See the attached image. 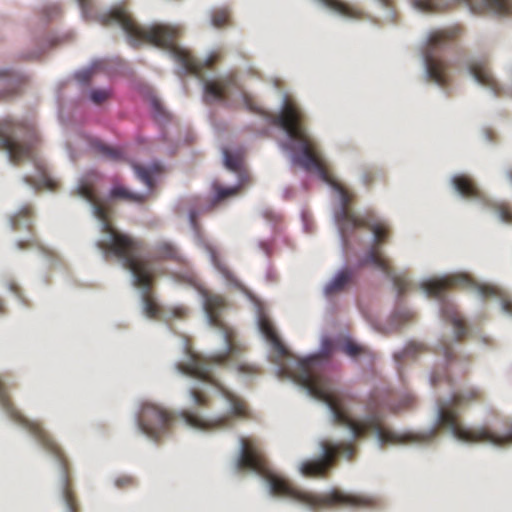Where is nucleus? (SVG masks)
<instances>
[{
    "instance_id": "obj_1",
    "label": "nucleus",
    "mask_w": 512,
    "mask_h": 512,
    "mask_svg": "<svg viewBox=\"0 0 512 512\" xmlns=\"http://www.w3.org/2000/svg\"><path fill=\"white\" fill-rule=\"evenodd\" d=\"M198 290L203 299V307L208 321L211 326L220 331L225 347L222 351L206 357L192 354L187 362L178 363L177 369L185 375L214 386L226 401L227 410L223 413L203 416L200 409L208 408L211 399L200 384L194 385L188 390L189 400L194 408L183 409L178 415L160 405L144 403L138 414V426L145 435L154 440L167 434L177 419L195 429L220 431L232 428L237 421L251 418L247 401L220 383L213 376V367L233 369L243 377L257 376L261 373V368L243 358L247 347L238 340L235 329L223 321L221 316L227 308L226 299L222 295L212 293L204 288Z\"/></svg>"
},
{
    "instance_id": "obj_2",
    "label": "nucleus",
    "mask_w": 512,
    "mask_h": 512,
    "mask_svg": "<svg viewBox=\"0 0 512 512\" xmlns=\"http://www.w3.org/2000/svg\"><path fill=\"white\" fill-rule=\"evenodd\" d=\"M315 364L316 358H310L298 361L295 371H288L285 367L282 370L293 377L311 396L323 401L329 407L335 423L348 427L355 439L365 438L369 432H373L379 446L384 448L388 445L429 441L436 436L437 428L420 435L399 433L383 424L382 412H398L409 407L414 401L411 395H405L399 404H395L392 394L373 393L366 404L368 415L363 419H353L345 407L343 395L333 388L330 379L318 372Z\"/></svg>"
},
{
    "instance_id": "obj_3",
    "label": "nucleus",
    "mask_w": 512,
    "mask_h": 512,
    "mask_svg": "<svg viewBox=\"0 0 512 512\" xmlns=\"http://www.w3.org/2000/svg\"><path fill=\"white\" fill-rule=\"evenodd\" d=\"M83 15L105 27L119 25L126 33L132 46L147 42L158 47L167 48L173 59L180 64L186 72L194 74L203 80V99L206 104L215 101L225 102L237 82L233 75H227L212 80H204L205 69L211 68L217 56L210 55L205 60L196 59L190 51L176 44L179 30L169 25L157 24L151 27H142L135 22L124 6H115L109 11L95 13L91 0H77Z\"/></svg>"
},
{
    "instance_id": "obj_4",
    "label": "nucleus",
    "mask_w": 512,
    "mask_h": 512,
    "mask_svg": "<svg viewBox=\"0 0 512 512\" xmlns=\"http://www.w3.org/2000/svg\"><path fill=\"white\" fill-rule=\"evenodd\" d=\"M269 121L272 125L282 128L289 138L297 143L292 147L297 151L293 156V162L306 171L316 172L325 183L337 192L340 206L335 211L334 217L343 247L347 250L350 237L355 231V225L362 219V214L355 213L351 208L355 194L333 176L322 158L317 144L307 133L304 114L294 102L285 100L280 113L269 115Z\"/></svg>"
},
{
    "instance_id": "obj_5",
    "label": "nucleus",
    "mask_w": 512,
    "mask_h": 512,
    "mask_svg": "<svg viewBox=\"0 0 512 512\" xmlns=\"http://www.w3.org/2000/svg\"><path fill=\"white\" fill-rule=\"evenodd\" d=\"M76 190L79 196L92 205L94 216L101 222L102 237L97 241V247L106 258L115 257L125 269L131 272L133 285L142 290L145 315L152 319L159 318L165 310L157 304L151 292L157 274L156 269L147 260L135 256V252L142 248V243L113 227L110 221V209L97 196L92 179H82Z\"/></svg>"
},
{
    "instance_id": "obj_6",
    "label": "nucleus",
    "mask_w": 512,
    "mask_h": 512,
    "mask_svg": "<svg viewBox=\"0 0 512 512\" xmlns=\"http://www.w3.org/2000/svg\"><path fill=\"white\" fill-rule=\"evenodd\" d=\"M240 452L236 467L238 470H252L262 476L269 484L273 495L288 497L307 505L311 510L332 506L372 507L375 500L372 497L346 493L333 489L324 494H315L295 487L288 479L275 473L262 451L259 441L253 437H240Z\"/></svg>"
},
{
    "instance_id": "obj_7",
    "label": "nucleus",
    "mask_w": 512,
    "mask_h": 512,
    "mask_svg": "<svg viewBox=\"0 0 512 512\" xmlns=\"http://www.w3.org/2000/svg\"><path fill=\"white\" fill-rule=\"evenodd\" d=\"M483 393L478 388L470 387L453 394L450 400L438 406V423L451 431L453 436L466 443H489L496 446L512 444V423L505 432H497L487 426L466 427L460 421L458 408L479 402Z\"/></svg>"
},
{
    "instance_id": "obj_8",
    "label": "nucleus",
    "mask_w": 512,
    "mask_h": 512,
    "mask_svg": "<svg viewBox=\"0 0 512 512\" xmlns=\"http://www.w3.org/2000/svg\"><path fill=\"white\" fill-rule=\"evenodd\" d=\"M37 143L38 137L31 127L9 120L0 122V149L7 152L14 165L23 160L32 161L35 165L37 176H25L23 181L36 190L55 189L56 182L49 176L45 164L35 155Z\"/></svg>"
},
{
    "instance_id": "obj_9",
    "label": "nucleus",
    "mask_w": 512,
    "mask_h": 512,
    "mask_svg": "<svg viewBox=\"0 0 512 512\" xmlns=\"http://www.w3.org/2000/svg\"><path fill=\"white\" fill-rule=\"evenodd\" d=\"M0 406L16 423L24 427L38 443L50 453L58 463L60 471V490L67 512H77V500L72 488L68 460L60 446L54 441L41 423L27 419L14 406L4 382L0 379Z\"/></svg>"
},
{
    "instance_id": "obj_10",
    "label": "nucleus",
    "mask_w": 512,
    "mask_h": 512,
    "mask_svg": "<svg viewBox=\"0 0 512 512\" xmlns=\"http://www.w3.org/2000/svg\"><path fill=\"white\" fill-rule=\"evenodd\" d=\"M359 228H366L374 235V244L359 260V268H363L368 265L375 266L393 282V285L397 289L399 295L404 294L410 285L408 278L405 274H397L394 271L390 260L385 257L380 250V245L385 243L390 235L389 226L385 222L379 220L373 211L367 210L362 213V219L355 225V230Z\"/></svg>"
},
{
    "instance_id": "obj_11",
    "label": "nucleus",
    "mask_w": 512,
    "mask_h": 512,
    "mask_svg": "<svg viewBox=\"0 0 512 512\" xmlns=\"http://www.w3.org/2000/svg\"><path fill=\"white\" fill-rule=\"evenodd\" d=\"M461 32L458 26L436 30L430 33L424 50V61L428 77L439 86H446L449 82L448 68L446 61L439 58L437 53L444 49Z\"/></svg>"
},
{
    "instance_id": "obj_12",
    "label": "nucleus",
    "mask_w": 512,
    "mask_h": 512,
    "mask_svg": "<svg viewBox=\"0 0 512 512\" xmlns=\"http://www.w3.org/2000/svg\"><path fill=\"white\" fill-rule=\"evenodd\" d=\"M321 457L319 459L305 461L302 463L300 471L306 477H325L327 472L334 466L337 458L343 456L347 460H352L357 448L352 442L334 443L328 439L319 442Z\"/></svg>"
},
{
    "instance_id": "obj_13",
    "label": "nucleus",
    "mask_w": 512,
    "mask_h": 512,
    "mask_svg": "<svg viewBox=\"0 0 512 512\" xmlns=\"http://www.w3.org/2000/svg\"><path fill=\"white\" fill-rule=\"evenodd\" d=\"M474 285V280L467 274L457 273L441 279L430 280L422 284V288L429 295L441 298L442 294L450 288H468Z\"/></svg>"
},
{
    "instance_id": "obj_14",
    "label": "nucleus",
    "mask_w": 512,
    "mask_h": 512,
    "mask_svg": "<svg viewBox=\"0 0 512 512\" xmlns=\"http://www.w3.org/2000/svg\"><path fill=\"white\" fill-rule=\"evenodd\" d=\"M134 239V237H132ZM137 240V238H135ZM142 243V248L135 252V256L144 260H147L149 264L154 268L152 265V262H161V261H171V262H182V256L176 247L175 244H173L170 241L161 240L156 242L149 253L148 258H144L139 256L138 254L143 250L144 248V242L140 239H138Z\"/></svg>"
},
{
    "instance_id": "obj_15",
    "label": "nucleus",
    "mask_w": 512,
    "mask_h": 512,
    "mask_svg": "<svg viewBox=\"0 0 512 512\" xmlns=\"http://www.w3.org/2000/svg\"><path fill=\"white\" fill-rule=\"evenodd\" d=\"M357 269H360L358 265L357 268L345 267L337 271L324 286V295L331 298L347 291L355 283Z\"/></svg>"
},
{
    "instance_id": "obj_16",
    "label": "nucleus",
    "mask_w": 512,
    "mask_h": 512,
    "mask_svg": "<svg viewBox=\"0 0 512 512\" xmlns=\"http://www.w3.org/2000/svg\"><path fill=\"white\" fill-rule=\"evenodd\" d=\"M258 325L261 333L265 336L266 340L270 343L273 351L275 352L277 359L276 363L280 364L281 359H286L291 357L290 351L283 344L281 339L279 338L277 331L270 321V319L263 313L259 315Z\"/></svg>"
},
{
    "instance_id": "obj_17",
    "label": "nucleus",
    "mask_w": 512,
    "mask_h": 512,
    "mask_svg": "<svg viewBox=\"0 0 512 512\" xmlns=\"http://www.w3.org/2000/svg\"><path fill=\"white\" fill-rule=\"evenodd\" d=\"M442 317L454 327L457 341H461L467 334V327L456 307L452 303L443 302L441 307Z\"/></svg>"
},
{
    "instance_id": "obj_18",
    "label": "nucleus",
    "mask_w": 512,
    "mask_h": 512,
    "mask_svg": "<svg viewBox=\"0 0 512 512\" xmlns=\"http://www.w3.org/2000/svg\"><path fill=\"white\" fill-rule=\"evenodd\" d=\"M469 70L477 82L492 89L496 94H498V84L493 78L486 62H474L470 65Z\"/></svg>"
},
{
    "instance_id": "obj_19",
    "label": "nucleus",
    "mask_w": 512,
    "mask_h": 512,
    "mask_svg": "<svg viewBox=\"0 0 512 512\" xmlns=\"http://www.w3.org/2000/svg\"><path fill=\"white\" fill-rule=\"evenodd\" d=\"M21 84L20 77L11 71L0 70V99L16 94Z\"/></svg>"
},
{
    "instance_id": "obj_20",
    "label": "nucleus",
    "mask_w": 512,
    "mask_h": 512,
    "mask_svg": "<svg viewBox=\"0 0 512 512\" xmlns=\"http://www.w3.org/2000/svg\"><path fill=\"white\" fill-rule=\"evenodd\" d=\"M33 207L29 204L23 205L13 216L10 218L11 227L14 231H19L22 227L28 231L33 229Z\"/></svg>"
},
{
    "instance_id": "obj_21",
    "label": "nucleus",
    "mask_w": 512,
    "mask_h": 512,
    "mask_svg": "<svg viewBox=\"0 0 512 512\" xmlns=\"http://www.w3.org/2000/svg\"><path fill=\"white\" fill-rule=\"evenodd\" d=\"M208 252L210 255V260L217 269V271L223 276V278L231 285H234L235 287H239L240 283L238 282L236 276L233 274V272L229 269V267L222 261L220 256L218 255L217 251L213 247H208Z\"/></svg>"
},
{
    "instance_id": "obj_22",
    "label": "nucleus",
    "mask_w": 512,
    "mask_h": 512,
    "mask_svg": "<svg viewBox=\"0 0 512 512\" xmlns=\"http://www.w3.org/2000/svg\"><path fill=\"white\" fill-rule=\"evenodd\" d=\"M212 189L215 193L214 198L212 199V205L216 206L220 202L225 201L228 198L238 195V193L241 190V185H237V186H233V187H223L219 183H214L212 185Z\"/></svg>"
},
{
    "instance_id": "obj_23",
    "label": "nucleus",
    "mask_w": 512,
    "mask_h": 512,
    "mask_svg": "<svg viewBox=\"0 0 512 512\" xmlns=\"http://www.w3.org/2000/svg\"><path fill=\"white\" fill-rule=\"evenodd\" d=\"M110 197L112 199H123L125 201L133 203H143L147 199L146 195L131 192L127 188L122 186L114 187L110 192Z\"/></svg>"
},
{
    "instance_id": "obj_24",
    "label": "nucleus",
    "mask_w": 512,
    "mask_h": 512,
    "mask_svg": "<svg viewBox=\"0 0 512 512\" xmlns=\"http://www.w3.org/2000/svg\"><path fill=\"white\" fill-rule=\"evenodd\" d=\"M455 189L464 197H476L478 190L471 179L465 176H456L453 178Z\"/></svg>"
},
{
    "instance_id": "obj_25",
    "label": "nucleus",
    "mask_w": 512,
    "mask_h": 512,
    "mask_svg": "<svg viewBox=\"0 0 512 512\" xmlns=\"http://www.w3.org/2000/svg\"><path fill=\"white\" fill-rule=\"evenodd\" d=\"M137 177L149 188L152 190L154 186L153 174L159 173L161 171V166L159 164H154L150 168H146L140 165L133 166Z\"/></svg>"
},
{
    "instance_id": "obj_26",
    "label": "nucleus",
    "mask_w": 512,
    "mask_h": 512,
    "mask_svg": "<svg viewBox=\"0 0 512 512\" xmlns=\"http://www.w3.org/2000/svg\"><path fill=\"white\" fill-rule=\"evenodd\" d=\"M482 9L498 15H508L512 12V5L509 0H484Z\"/></svg>"
},
{
    "instance_id": "obj_27",
    "label": "nucleus",
    "mask_w": 512,
    "mask_h": 512,
    "mask_svg": "<svg viewBox=\"0 0 512 512\" xmlns=\"http://www.w3.org/2000/svg\"><path fill=\"white\" fill-rule=\"evenodd\" d=\"M148 101H149V105L151 108L153 118L157 122L163 123V122L169 120V113L166 111V109L162 105L161 101L155 95L151 94L148 97Z\"/></svg>"
},
{
    "instance_id": "obj_28",
    "label": "nucleus",
    "mask_w": 512,
    "mask_h": 512,
    "mask_svg": "<svg viewBox=\"0 0 512 512\" xmlns=\"http://www.w3.org/2000/svg\"><path fill=\"white\" fill-rule=\"evenodd\" d=\"M231 13L227 7L217 8L211 12V24L215 28H223L230 25Z\"/></svg>"
},
{
    "instance_id": "obj_29",
    "label": "nucleus",
    "mask_w": 512,
    "mask_h": 512,
    "mask_svg": "<svg viewBox=\"0 0 512 512\" xmlns=\"http://www.w3.org/2000/svg\"><path fill=\"white\" fill-rule=\"evenodd\" d=\"M95 148L103 155L105 156L106 158L110 159V160H113V161H118L120 159H122V151L118 148H114V147H110L106 144H103L101 142H97L95 144Z\"/></svg>"
},
{
    "instance_id": "obj_30",
    "label": "nucleus",
    "mask_w": 512,
    "mask_h": 512,
    "mask_svg": "<svg viewBox=\"0 0 512 512\" xmlns=\"http://www.w3.org/2000/svg\"><path fill=\"white\" fill-rule=\"evenodd\" d=\"M189 310L186 306H174L164 311L163 318L170 319H185L188 316Z\"/></svg>"
},
{
    "instance_id": "obj_31",
    "label": "nucleus",
    "mask_w": 512,
    "mask_h": 512,
    "mask_svg": "<svg viewBox=\"0 0 512 512\" xmlns=\"http://www.w3.org/2000/svg\"><path fill=\"white\" fill-rule=\"evenodd\" d=\"M342 351L352 357V358H356L362 354H366L367 353V349L364 347V346H361L353 341H350L348 340L343 346H342Z\"/></svg>"
},
{
    "instance_id": "obj_32",
    "label": "nucleus",
    "mask_w": 512,
    "mask_h": 512,
    "mask_svg": "<svg viewBox=\"0 0 512 512\" xmlns=\"http://www.w3.org/2000/svg\"><path fill=\"white\" fill-rule=\"evenodd\" d=\"M414 5L424 12H437L441 10L436 0H415Z\"/></svg>"
},
{
    "instance_id": "obj_33",
    "label": "nucleus",
    "mask_w": 512,
    "mask_h": 512,
    "mask_svg": "<svg viewBox=\"0 0 512 512\" xmlns=\"http://www.w3.org/2000/svg\"><path fill=\"white\" fill-rule=\"evenodd\" d=\"M225 166L231 171H238L241 167V159L238 156L231 154L229 151L224 152Z\"/></svg>"
},
{
    "instance_id": "obj_34",
    "label": "nucleus",
    "mask_w": 512,
    "mask_h": 512,
    "mask_svg": "<svg viewBox=\"0 0 512 512\" xmlns=\"http://www.w3.org/2000/svg\"><path fill=\"white\" fill-rule=\"evenodd\" d=\"M327 4L342 15L353 16L351 8L339 0H328Z\"/></svg>"
},
{
    "instance_id": "obj_35",
    "label": "nucleus",
    "mask_w": 512,
    "mask_h": 512,
    "mask_svg": "<svg viewBox=\"0 0 512 512\" xmlns=\"http://www.w3.org/2000/svg\"><path fill=\"white\" fill-rule=\"evenodd\" d=\"M111 96L110 90L96 89L91 92L90 98L95 104H102Z\"/></svg>"
},
{
    "instance_id": "obj_36",
    "label": "nucleus",
    "mask_w": 512,
    "mask_h": 512,
    "mask_svg": "<svg viewBox=\"0 0 512 512\" xmlns=\"http://www.w3.org/2000/svg\"><path fill=\"white\" fill-rule=\"evenodd\" d=\"M136 480L132 476L129 475H122L116 478L115 485L118 488L125 489L135 486Z\"/></svg>"
},
{
    "instance_id": "obj_37",
    "label": "nucleus",
    "mask_w": 512,
    "mask_h": 512,
    "mask_svg": "<svg viewBox=\"0 0 512 512\" xmlns=\"http://www.w3.org/2000/svg\"><path fill=\"white\" fill-rule=\"evenodd\" d=\"M423 349L422 344L411 342L405 347L403 354L404 356H414L416 353L423 351Z\"/></svg>"
},
{
    "instance_id": "obj_38",
    "label": "nucleus",
    "mask_w": 512,
    "mask_h": 512,
    "mask_svg": "<svg viewBox=\"0 0 512 512\" xmlns=\"http://www.w3.org/2000/svg\"><path fill=\"white\" fill-rule=\"evenodd\" d=\"M93 76L92 69H85L76 73L75 78L82 84H86L90 81Z\"/></svg>"
},
{
    "instance_id": "obj_39",
    "label": "nucleus",
    "mask_w": 512,
    "mask_h": 512,
    "mask_svg": "<svg viewBox=\"0 0 512 512\" xmlns=\"http://www.w3.org/2000/svg\"><path fill=\"white\" fill-rule=\"evenodd\" d=\"M377 173L373 169H367L363 172L362 182L365 186H370L376 179Z\"/></svg>"
},
{
    "instance_id": "obj_40",
    "label": "nucleus",
    "mask_w": 512,
    "mask_h": 512,
    "mask_svg": "<svg viewBox=\"0 0 512 512\" xmlns=\"http://www.w3.org/2000/svg\"><path fill=\"white\" fill-rule=\"evenodd\" d=\"M16 246L20 250H26L37 246L36 239L32 236L27 240H21L16 243Z\"/></svg>"
},
{
    "instance_id": "obj_41",
    "label": "nucleus",
    "mask_w": 512,
    "mask_h": 512,
    "mask_svg": "<svg viewBox=\"0 0 512 512\" xmlns=\"http://www.w3.org/2000/svg\"><path fill=\"white\" fill-rule=\"evenodd\" d=\"M445 380L447 382H451V379L449 375L446 373V371L443 372V375H439L436 372H433L431 375V383L433 386H436L440 381Z\"/></svg>"
},
{
    "instance_id": "obj_42",
    "label": "nucleus",
    "mask_w": 512,
    "mask_h": 512,
    "mask_svg": "<svg viewBox=\"0 0 512 512\" xmlns=\"http://www.w3.org/2000/svg\"><path fill=\"white\" fill-rule=\"evenodd\" d=\"M243 99L248 110L261 113V110L257 107L254 101L248 95L244 94Z\"/></svg>"
},
{
    "instance_id": "obj_43",
    "label": "nucleus",
    "mask_w": 512,
    "mask_h": 512,
    "mask_svg": "<svg viewBox=\"0 0 512 512\" xmlns=\"http://www.w3.org/2000/svg\"><path fill=\"white\" fill-rule=\"evenodd\" d=\"M501 307L504 312L507 314H510L512 316V299L509 297H502L501 298Z\"/></svg>"
},
{
    "instance_id": "obj_44",
    "label": "nucleus",
    "mask_w": 512,
    "mask_h": 512,
    "mask_svg": "<svg viewBox=\"0 0 512 512\" xmlns=\"http://www.w3.org/2000/svg\"><path fill=\"white\" fill-rule=\"evenodd\" d=\"M478 291L484 297L496 294V289L495 288L489 287V286H485V285L479 286L478 287Z\"/></svg>"
},
{
    "instance_id": "obj_45",
    "label": "nucleus",
    "mask_w": 512,
    "mask_h": 512,
    "mask_svg": "<svg viewBox=\"0 0 512 512\" xmlns=\"http://www.w3.org/2000/svg\"><path fill=\"white\" fill-rule=\"evenodd\" d=\"M400 318L403 321H409L414 318V313L411 311H404L400 314Z\"/></svg>"
},
{
    "instance_id": "obj_46",
    "label": "nucleus",
    "mask_w": 512,
    "mask_h": 512,
    "mask_svg": "<svg viewBox=\"0 0 512 512\" xmlns=\"http://www.w3.org/2000/svg\"><path fill=\"white\" fill-rule=\"evenodd\" d=\"M443 354L446 357L447 360H450L452 358V350L450 347H444Z\"/></svg>"
},
{
    "instance_id": "obj_47",
    "label": "nucleus",
    "mask_w": 512,
    "mask_h": 512,
    "mask_svg": "<svg viewBox=\"0 0 512 512\" xmlns=\"http://www.w3.org/2000/svg\"><path fill=\"white\" fill-rule=\"evenodd\" d=\"M190 221H191V224H192L193 226H195V225H196V214H195V212H191V213H190Z\"/></svg>"
},
{
    "instance_id": "obj_48",
    "label": "nucleus",
    "mask_w": 512,
    "mask_h": 512,
    "mask_svg": "<svg viewBox=\"0 0 512 512\" xmlns=\"http://www.w3.org/2000/svg\"><path fill=\"white\" fill-rule=\"evenodd\" d=\"M4 311H5L4 302L2 299H0V314L4 313Z\"/></svg>"
}]
</instances>
